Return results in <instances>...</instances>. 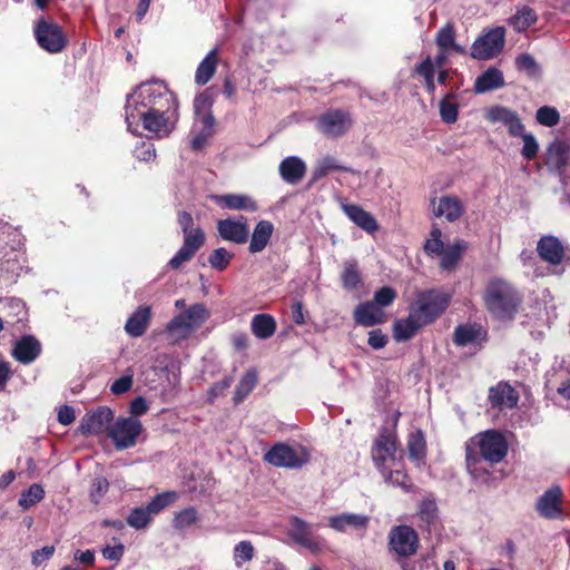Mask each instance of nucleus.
Listing matches in <instances>:
<instances>
[{
	"label": "nucleus",
	"instance_id": "obj_1",
	"mask_svg": "<svg viewBox=\"0 0 570 570\" xmlns=\"http://www.w3.org/2000/svg\"><path fill=\"white\" fill-rule=\"evenodd\" d=\"M499 463V431L487 430L470 438L465 442V465L471 476L489 483L492 469Z\"/></svg>",
	"mask_w": 570,
	"mask_h": 570
},
{
	"label": "nucleus",
	"instance_id": "obj_2",
	"mask_svg": "<svg viewBox=\"0 0 570 570\" xmlns=\"http://www.w3.org/2000/svg\"><path fill=\"white\" fill-rule=\"evenodd\" d=\"M178 106L164 109H125V119L130 132L136 134L139 124L158 138L168 137L178 121Z\"/></svg>",
	"mask_w": 570,
	"mask_h": 570
},
{
	"label": "nucleus",
	"instance_id": "obj_3",
	"mask_svg": "<svg viewBox=\"0 0 570 570\" xmlns=\"http://www.w3.org/2000/svg\"><path fill=\"white\" fill-rule=\"evenodd\" d=\"M178 106L176 96L164 81H147L127 96L125 109H164Z\"/></svg>",
	"mask_w": 570,
	"mask_h": 570
},
{
	"label": "nucleus",
	"instance_id": "obj_4",
	"mask_svg": "<svg viewBox=\"0 0 570 570\" xmlns=\"http://www.w3.org/2000/svg\"><path fill=\"white\" fill-rule=\"evenodd\" d=\"M450 301V294L439 289H429L417 294L410 309L424 325H429L448 308Z\"/></svg>",
	"mask_w": 570,
	"mask_h": 570
},
{
	"label": "nucleus",
	"instance_id": "obj_5",
	"mask_svg": "<svg viewBox=\"0 0 570 570\" xmlns=\"http://www.w3.org/2000/svg\"><path fill=\"white\" fill-rule=\"evenodd\" d=\"M212 106V99L207 91L198 95L194 100V109L197 117L200 118V128L197 124L194 126V136L190 139V146L194 150H200L205 147L208 139L214 134L215 119L208 109Z\"/></svg>",
	"mask_w": 570,
	"mask_h": 570
},
{
	"label": "nucleus",
	"instance_id": "obj_6",
	"mask_svg": "<svg viewBox=\"0 0 570 570\" xmlns=\"http://www.w3.org/2000/svg\"><path fill=\"white\" fill-rule=\"evenodd\" d=\"M547 167L557 173L570 193V146L560 139L553 140L546 150Z\"/></svg>",
	"mask_w": 570,
	"mask_h": 570
},
{
	"label": "nucleus",
	"instance_id": "obj_7",
	"mask_svg": "<svg viewBox=\"0 0 570 570\" xmlns=\"http://www.w3.org/2000/svg\"><path fill=\"white\" fill-rule=\"evenodd\" d=\"M141 431L142 425L137 417H119L109 429L108 436L117 450H126L136 444Z\"/></svg>",
	"mask_w": 570,
	"mask_h": 570
},
{
	"label": "nucleus",
	"instance_id": "obj_8",
	"mask_svg": "<svg viewBox=\"0 0 570 570\" xmlns=\"http://www.w3.org/2000/svg\"><path fill=\"white\" fill-rule=\"evenodd\" d=\"M35 36L38 45L50 53L62 51L67 45V39L60 26L53 22L40 19L35 27Z\"/></svg>",
	"mask_w": 570,
	"mask_h": 570
},
{
	"label": "nucleus",
	"instance_id": "obj_9",
	"mask_svg": "<svg viewBox=\"0 0 570 570\" xmlns=\"http://www.w3.org/2000/svg\"><path fill=\"white\" fill-rule=\"evenodd\" d=\"M389 546L399 557H411L419 548V537L409 525L393 527L389 533Z\"/></svg>",
	"mask_w": 570,
	"mask_h": 570
},
{
	"label": "nucleus",
	"instance_id": "obj_10",
	"mask_svg": "<svg viewBox=\"0 0 570 570\" xmlns=\"http://www.w3.org/2000/svg\"><path fill=\"white\" fill-rule=\"evenodd\" d=\"M287 535L312 553H318L323 549L322 540L313 535V525L298 517L289 519Z\"/></svg>",
	"mask_w": 570,
	"mask_h": 570
},
{
	"label": "nucleus",
	"instance_id": "obj_11",
	"mask_svg": "<svg viewBox=\"0 0 570 570\" xmlns=\"http://www.w3.org/2000/svg\"><path fill=\"white\" fill-rule=\"evenodd\" d=\"M217 232L224 240L245 244L249 236L248 220L243 215L220 219L217 222Z\"/></svg>",
	"mask_w": 570,
	"mask_h": 570
},
{
	"label": "nucleus",
	"instance_id": "obj_12",
	"mask_svg": "<svg viewBox=\"0 0 570 570\" xmlns=\"http://www.w3.org/2000/svg\"><path fill=\"white\" fill-rule=\"evenodd\" d=\"M265 461L277 468L299 469L306 462L292 446L278 443L265 453Z\"/></svg>",
	"mask_w": 570,
	"mask_h": 570
},
{
	"label": "nucleus",
	"instance_id": "obj_13",
	"mask_svg": "<svg viewBox=\"0 0 570 570\" xmlns=\"http://www.w3.org/2000/svg\"><path fill=\"white\" fill-rule=\"evenodd\" d=\"M499 53V27L483 31L472 43L470 57L475 60H488Z\"/></svg>",
	"mask_w": 570,
	"mask_h": 570
},
{
	"label": "nucleus",
	"instance_id": "obj_14",
	"mask_svg": "<svg viewBox=\"0 0 570 570\" xmlns=\"http://www.w3.org/2000/svg\"><path fill=\"white\" fill-rule=\"evenodd\" d=\"M352 122L351 115L347 111L336 109L320 117L318 128L327 136L337 137L345 134L351 128Z\"/></svg>",
	"mask_w": 570,
	"mask_h": 570
},
{
	"label": "nucleus",
	"instance_id": "obj_15",
	"mask_svg": "<svg viewBox=\"0 0 570 570\" xmlns=\"http://www.w3.org/2000/svg\"><path fill=\"white\" fill-rule=\"evenodd\" d=\"M114 412L108 406H99L88 412L81 420L80 430L85 434H100L105 431L109 432Z\"/></svg>",
	"mask_w": 570,
	"mask_h": 570
},
{
	"label": "nucleus",
	"instance_id": "obj_16",
	"mask_svg": "<svg viewBox=\"0 0 570 570\" xmlns=\"http://www.w3.org/2000/svg\"><path fill=\"white\" fill-rule=\"evenodd\" d=\"M396 452V441L392 433L384 431L375 440L372 448V459L375 466L384 472V463L393 460Z\"/></svg>",
	"mask_w": 570,
	"mask_h": 570
},
{
	"label": "nucleus",
	"instance_id": "obj_17",
	"mask_svg": "<svg viewBox=\"0 0 570 570\" xmlns=\"http://www.w3.org/2000/svg\"><path fill=\"white\" fill-rule=\"evenodd\" d=\"M41 353V343L33 335H23L14 342L12 357L21 364L35 362Z\"/></svg>",
	"mask_w": 570,
	"mask_h": 570
},
{
	"label": "nucleus",
	"instance_id": "obj_18",
	"mask_svg": "<svg viewBox=\"0 0 570 570\" xmlns=\"http://www.w3.org/2000/svg\"><path fill=\"white\" fill-rule=\"evenodd\" d=\"M540 258L552 266L561 265L566 261V249L559 238L543 236L537 244Z\"/></svg>",
	"mask_w": 570,
	"mask_h": 570
},
{
	"label": "nucleus",
	"instance_id": "obj_19",
	"mask_svg": "<svg viewBox=\"0 0 570 570\" xmlns=\"http://www.w3.org/2000/svg\"><path fill=\"white\" fill-rule=\"evenodd\" d=\"M562 491L558 485L548 489L537 502V510L540 515L547 519H557L562 514L561 511Z\"/></svg>",
	"mask_w": 570,
	"mask_h": 570
},
{
	"label": "nucleus",
	"instance_id": "obj_20",
	"mask_svg": "<svg viewBox=\"0 0 570 570\" xmlns=\"http://www.w3.org/2000/svg\"><path fill=\"white\" fill-rule=\"evenodd\" d=\"M370 518L358 513H341L328 518V527L337 532H346L348 530H363L368 527Z\"/></svg>",
	"mask_w": 570,
	"mask_h": 570
},
{
	"label": "nucleus",
	"instance_id": "obj_21",
	"mask_svg": "<svg viewBox=\"0 0 570 570\" xmlns=\"http://www.w3.org/2000/svg\"><path fill=\"white\" fill-rule=\"evenodd\" d=\"M485 338L487 331L479 324H460L453 332V343L460 347L481 344Z\"/></svg>",
	"mask_w": 570,
	"mask_h": 570
},
{
	"label": "nucleus",
	"instance_id": "obj_22",
	"mask_svg": "<svg viewBox=\"0 0 570 570\" xmlns=\"http://www.w3.org/2000/svg\"><path fill=\"white\" fill-rule=\"evenodd\" d=\"M218 206L232 210H246L254 213L258 209L257 203L245 194H224L210 197Z\"/></svg>",
	"mask_w": 570,
	"mask_h": 570
},
{
	"label": "nucleus",
	"instance_id": "obj_23",
	"mask_svg": "<svg viewBox=\"0 0 570 570\" xmlns=\"http://www.w3.org/2000/svg\"><path fill=\"white\" fill-rule=\"evenodd\" d=\"M354 321L362 326L371 327L384 323V312L375 303L364 302L358 304L353 313Z\"/></svg>",
	"mask_w": 570,
	"mask_h": 570
},
{
	"label": "nucleus",
	"instance_id": "obj_24",
	"mask_svg": "<svg viewBox=\"0 0 570 570\" xmlns=\"http://www.w3.org/2000/svg\"><path fill=\"white\" fill-rule=\"evenodd\" d=\"M278 170L284 181L295 185L304 177L306 165L299 157L289 156L281 161Z\"/></svg>",
	"mask_w": 570,
	"mask_h": 570
},
{
	"label": "nucleus",
	"instance_id": "obj_25",
	"mask_svg": "<svg viewBox=\"0 0 570 570\" xmlns=\"http://www.w3.org/2000/svg\"><path fill=\"white\" fill-rule=\"evenodd\" d=\"M343 212L345 215L360 228L365 230L366 233H374L377 230L379 225L376 223V219L373 217L372 214L364 210L358 205L354 204H344L342 206Z\"/></svg>",
	"mask_w": 570,
	"mask_h": 570
},
{
	"label": "nucleus",
	"instance_id": "obj_26",
	"mask_svg": "<svg viewBox=\"0 0 570 570\" xmlns=\"http://www.w3.org/2000/svg\"><path fill=\"white\" fill-rule=\"evenodd\" d=\"M150 317V306H139L127 320L125 331L132 337L141 336L149 325Z\"/></svg>",
	"mask_w": 570,
	"mask_h": 570
},
{
	"label": "nucleus",
	"instance_id": "obj_27",
	"mask_svg": "<svg viewBox=\"0 0 570 570\" xmlns=\"http://www.w3.org/2000/svg\"><path fill=\"white\" fill-rule=\"evenodd\" d=\"M463 213V203L455 196H442L434 210L435 216L444 217L450 223L456 222Z\"/></svg>",
	"mask_w": 570,
	"mask_h": 570
},
{
	"label": "nucleus",
	"instance_id": "obj_28",
	"mask_svg": "<svg viewBox=\"0 0 570 570\" xmlns=\"http://www.w3.org/2000/svg\"><path fill=\"white\" fill-rule=\"evenodd\" d=\"M520 303L521 298L518 292L510 285L501 283V322L512 320Z\"/></svg>",
	"mask_w": 570,
	"mask_h": 570
},
{
	"label": "nucleus",
	"instance_id": "obj_29",
	"mask_svg": "<svg viewBox=\"0 0 570 570\" xmlns=\"http://www.w3.org/2000/svg\"><path fill=\"white\" fill-rule=\"evenodd\" d=\"M425 326L417 316L410 309L406 318L399 320L394 323V338L397 342H404L412 338L416 332Z\"/></svg>",
	"mask_w": 570,
	"mask_h": 570
},
{
	"label": "nucleus",
	"instance_id": "obj_30",
	"mask_svg": "<svg viewBox=\"0 0 570 570\" xmlns=\"http://www.w3.org/2000/svg\"><path fill=\"white\" fill-rule=\"evenodd\" d=\"M466 248L468 243L463 239H456L453 244L446 246L440 255V267L443 271H453L461 261Z\"/></svg>",
	"mask_w": 570,
	"mask_h": 570
},
{
	"label": "nucleus",
	"instance_id": "obj_31",
	"mask_svg": "<svg viewBox=\"0 0 570 570\" xmlns=\"http://www.w3.org/2000/svg\"><path fill=\"white\" fill-rule=\"evenodd\" d=\"M274 226L268 220H259L252 234L248 250L253 254L262 252L268 244Z\"/></svg>",
	"mask_w": 570,
	"mask_h": 570
},
{
	"label": "nucleus",
	"instance_id": "obj_32",
	"mask_svg": "<svg viewBox=\"0 0 570 570\" xmlns=\"http://www.w3.org/2000/svg\"><path fill=\"white\" fill-rule=\"evenodd\" d=\"M253 334L259 340L272 337L276 331V322L269 314H256L250 322Z\"/></svg>",
	"mask_w": 570,
	"mask_h": 570
},
{
	"label": "nucleus",
	"instance_id": "obj_33",
	"mask_svg": "<svg viewBox=\"0 0 570 570\" xmlns=\"http://www.w3.org/2000/svg\"><path fill=\"white\" fill-rule=\"evenodd\" d=\"M217 59H218V50L217 48L212 49L207 56L202 60L199 63L196 75H195V81L198 85H206L210 78L214 76L217 67Z\"/></svg>",
	"mask_w": 570,
	"mask_h": 570
},
{
	"label": "nucleus",
	"instance_id": "obj_34",
	"mask_svg": "<svg viewBox=\"0 0 570 570\" xmlns=\"http://www.w3.org/2000/svg\"><path fill=\"white\" fill-rule=\"evenodd\" d=\"M0 305L4 311L7 323H20L24 321L27 311L22 299L17 297H6L0 301Z\"/></svg>",
	"mask_w": 570,
	"mask_h": 570
},
{
	"label": "nucleus",
	"instance_id": "obj_35",
	"mask_svg": "<svg viewBox=\"0 0 570 570\" xmlns=\"http://www.w3.org/2000/svg\"><path fill=\"white\" fill-rule=\"evenodd\" d=\"M168 335L176 342L187 338L195 330L180 315H176L166 326Z\"/></svg>",
	"mask_w": 570,
	"mask_h": 570
},
{
	"label": "nucleus",
	"instance_id": "obj_36",
	"mask_svg": "<svg viewBox=\"0 0 570 570\" xmlns=\"http://www.w3.org/2000/svg\"><path fill=\"white\" fill-rule=\"evenodd\" d=\"M499 87V69L495 67L489 68L480 75L474 82V91L476 94H485Z\"/></svg>",
	"mask_w": 570,
	"mask_h": 570
},
{
	"label": "nucleus",
	"instance_id": "obj_37",
	"mask_svg": "<svg viewBox=\"0 0 570 570\" xmlns=\"http://www.w3.org/2000/svg\"><path fill=\"white\" fill-rule=\"evenodd\" d=\"M180 315L193 326L194 330L200 327L210 316L208 308L203 303L190 305Z\"/></svg>",
	"mask_w": 570,
	"mask_h": 570
},
{
	"label": "nucleus",
	"instance_id": "obj_38",
	"mask_svg": "<svg viewBox=\"0 0 570 570\" xmlns=\"http://www.w3.org/2000/svg\"><path fill=\"white\" fill-rule=\"evenodd\" d=\"M341 279L343 287L347 291H352L357 287L361 283V274L356 261L348 259L344 263Z\"/></svg>",
	"mask_w": 570,
	"mask_h": 570
},
{
	"label": "nucleus",
	"instance_id": "obj_39",
	"mask_svg": "<svg viewBox=\"0 0 570 570\" xmlns=\"http://www.w3.org/2000/svg\"><path fill=\"white\" fill-rule=\"evenodd\" d=\"M257 384V373L254 370L247 371L239 383L237 384L234 393L235 404L240 403L249 393L254 390Z\"/></svg>",
	"mask_w": 570,
	"mask_h": 570
},
{
	"label": "nucleus",
	"instance_id": "obj_40",
	"mask_svg": "<svg viewBox=\"0 0 570 570\" xmlns=\"http://www.w3.org/2000/svg\"><path fill=\"white\" fill-rule=\"evenodd\" d=\"M45 497L43 488L38 484H31L26 491H23L18 500V504L23 509L28 510L38 502H40Z\"/></svg>",
	"mask_w": 570,
	"mask_h": 570
},
{
	"label": "nucleus",
	"instance_id": "obj_41",
	"mask_svg": "<svg viewBox=\"0 0 570 570\" xmlns=\"http://www.w3.org/2000/svg\"><path fill=\"white\" fill-rule=\"evenodd\" d=\"M407 450L410 458L417 464L423 460L425 456V440L421 431L410 434Z\"/></svg>",
	"mask_w": 570,
	"mask_h": 570
},
{
	"label": "nucleus",
	"instance_id": "obj_42",
	"mask_svg": "<svg viewBox=\"0 0 570 570\" xmlns=\"http://www.w3.org/2000/svg\"><path fill=\"white\" fill-rule=\"evenodd\" d=\"M537 20L535 12L530 8H522L513 17L510 18L509 23L515 31H523L528 29Z\"/></svg>",
	"mask_w": 570,
	"mask_h": 570
},
{
	"label": "nucleus",
	"instance_id": "obj_43",
	"mask_svg": "<svg viewBox=\"0 0 570 570\" xmlns=\"http://www.w3.org/2000/svg\"><path fill=\"white\" fill-rule=\"evenodd\" d=\"M153 515L147 505L137 507L128 514L127 523L136 530L145 529L151 521Z\"/></svg>",
	"mask_w": 570,
	"mask_h": 570
},
{
	"label": "nucleus",
	"instance_id": "obj_44",
	"mask_svg": "<svg viewBox=\"0 0 570 570\" xmlns=\"http://www.w3.org/2000/svg\"><path fill=\"white\" fill-rule=\"evenodd\" d=\"M254 556V546L248 540H243L234 547L233 560L237 568H242L244 563L253 560Z\"/></svg>",
	"mask_w": 570,
	"mask_h": 570
},
{
	"label": "nucleus",
	"instance_id": "obj_45",
	"mask_svg": "<svg viewBox=\"0 0 570 570\" xmlns=\"http://www.w3.org/2000/svg\"><path fill=\"white\" fill-rule=\"evenodd\" d=\"M415 72L424 78L425 88L430 94H434L435 91V81L433 70L432 58L426 57L421 63L415 66Z\"/></svg>",
	"mask_w": 570,
	"mask_h": 570
},
{
	"label": "nucleus",
	"instance_id": "obj_46",
	"mask_svg": "<svg viewBox=\"0 0 570 570\" xmlns=\"http://www.w3.org/2000/svg\"><path fill=\"white\" fill-rule=\"evenodd\" d=\"M177 499L178 493L176 491H166L154 497L147 507L153 514H157L165 508L173 504Z\"/></svg>",
	"mask_w": 570,
	"mask_h": 570
},
{
	"label": "nucleus",
	"instance_id": "obj_47",
	"mask_svg": "<svg viewBox=\"0 0 570 570\" xmlns=\"http://www.w3.org/2000/svg\"><path fill=\"white\" fill-rule=\"evenodd\" d=\"M515 66L519 71L528 77L537 78L540 76V67L534 58L528 53H522L515 58Z\"/></svg>",
	"mask_w": 570,
	"mask_h": 570
},
{
	"label": "nucleus",
	"instance_id": "obj_48",
	"mask_svg": "<svg viewBox=\"0 0 570 570\" xmlns=\"http://www.w3.org/2000/svg\"><path fill=\"white\" fill-rule=\"evenodd\" d=\"M198 520L197 510L193 507L186 508L179 512L175 513V518L173 521L174 528L178 530H185L193 524H195Z\"/></svg>",
	"mask_w": 570,
	"mask_h": 570
},
{
	"label": "nucleus",
	"instance_id": "obj_49",
	"mask_svg": "<svg viewBox=\"0 0 570 570\" xmlns=\"http://www.w3.org/2000/svg\"><path fill=\"white\" fill-rule=\"evenodd\" d=\"M501 122H503L512 136L524 135V126L520 118L511 110L501 108Z\"/></svg>",
	"mask_w": 570,
	"mask_h": 570
},
{
	"label": "nucleus",
	"instance_id": "obj_50",
	"mask_svg": "<svg viewBox=\"0 0 570 570\" xmlns=\"http://www.w3.org/2000/svg\"><path fill=\"white\" fill-rule=\"evenodd\" d=\"M234 254L226 250L224 247L216 248L208 257V263L212 268L216 271H224L233 259Z\"/></svg>",
	"mask_w": 570,
	"mask_h": 570
},
{
	"label": "nucleus",
	"instance_id": "obj_51",
	"mask_svg": "<svg viewBox=\"0 0 570 570\" xmlns=\"http://www.w3.org/2000/svg\"><path fill=\"white\" fill-rule=\"evenodd\" d=\"M537 121L546 127H553L560 120V114L554 107L543 106L535 112Z\"/></svg>",
	"mask_w": 570,
	"mask_h": 570
},
{
	"label": "nucleus",
	"instance_id": "obj_52",
	"mask_svg": "<svg viewBox=\"0 0 570 570\" xmlns=\"http://www.w3.org/2000/svg\"><path fill=\"white\" fill-rule=\"evenodd\" d=\"M417 514L420 519L429 524H432L438 519V507L433 499H424L419 504Z\"/></svg>",
	"mask_w": 570,
	"mask_h": 570
},
{
	"label": "nucleus",
	"instance_id": "obj_53",
	"mask_svg": "<svg viewBox=\"0 0 570 570\" xmlns=\"http://www.w3.org/2000/svg\"><path fill=\"white\" fill-rule=\"evenodd\" d=\"M332 170H344L347 171L348 168L340 166L335 158L327 156L321 159L314 169V179H320L326 176Z\"/></svg>",
	"mask_w": 570,
	"mask_h": 570
},
{
	"label": "nucleus",
	"instance_id": "obj_54",
	"mask_svg": "<svg viewBox=\"0 0 570 570\" xmlns=\"http://www.w3.org/2000/svg\"><path fill=\"white\" fill-rule=\"evenodd\" d=\"M184 246L196 253L205 243V234L202 228L197 227L185 232Z\"/></svg>",
	"mask_w": 570,
	"mask_h": 570
},
{
	"label": "nucleus",
	"instance_id": "obj_55",
	"mask_svg": "<svg viewBox=\"0 0 570 570\" xmlns=\"http://www.w3.org/2000/svg\"><path fill=\"white\" fill-rule=\"evenodd\" d=\"M484 302L488 309L497 315L499 313V282L492 281L485 289Z\"/></svg>",
	"mask_w": 570,
	"mask_h": 570
},
{
	"label": "nucleus",
	"instance_id": "obj_56",
	"mask_svg": "<svg viewBox=\"0 0 570 570\" xmlns=\"http://www.w3.org/2000/svg\"><path fill=\"white\" fill-rule=\"evenodd\" d=\"M109 489V482L104 476L94 478L90 487V499L94 503H98L100 499L107 493Z\"/></svg>",
	"mask_w": 570,
	"mask_h": 570
},
{
	"label": "nucleus",
	"instance_id": "obj_57",
	"mask_svg": "<svg viewBox=\"0 0 570 570\" xmlns=\"http://www.w3.org/2000/svg\"><path fill=\"white\" fill-rule=\"evenodd\" d=\"M455 32L452 24L448 23L436 33L435 42L440 49H450L455 41Z\"/></svg>",
	"mask_w": 570,
	"mask_h": 570
},
{
	"label": "nucleus",
	"instance_id": "obj_58",
	"mask_svg": "<svg viewBox=\"0 0 570 570\" xmlns=\"http://www.w3.org/2000/svg\"><path fill=\"white\" fill-rule=\"evenodd\" d=\"M395 298V291L390 286H384L375 292L374 299L372 302L381 308L391 305Z\"/></svg>",
	"mask_w": 570,
	"mask_h": 570
},
{
	"label": "nucleus",
	"instance_id": "obj_59",
	"mask_svg": "<svg viewBox=\"0 0 570 570\" xmlns=\"http://www.w3.org/2000/svg\"><path fill=\"white\" fill-rule=\"evenodd\" d=\"M440 115L444 122L453 124L458 119V105L444 98L440 102Z\"/></svg>",
	"mask_w": 570,
	"mask_h": 570
},
{
	"label": "nucleus",
	"instance_id": "obj_60",
	"mask_svg": "<svg viewBox=\"0 0 570 570\" xmlns=\"http://www.w3.org/2000/svg\"><path fill=\"white\" fill-rule=\"evenodd\" d=\"M523 139V147L521 150V155L528 159H533L539 150V144L535 139V137L532 134H524L521 136Z\"/></svg>",
	"mask_w": 570,
	"mask_h": 570
},
{
	"label": "nucleus",
	"instance_id": "obj_61",
	"mask_svg": "<svg viewBox=\"0 0 570 570\" xmlns=\"http://www.w3.org/2000/svg\"><path fill=\"white\" fill-rule=\"evenodd\" d=\"M135 157L140 161H151L156 158V148L149 141H142L135 148Z\"/></svg>",
	"mask_w": 570,
	"mask_h": 570
},
{
	"label": "nucleus",
	"instance_id": "obj_62",
	"mask_svg": "<svg viewBox=\"0 0 570 570\" xmlns=\"http://www.w3.org/2000/svg\"><path fill=\"white\" fill-rule=\"evenodd\" d=\"M387 483H391L396 487H401L405 490L410 488L409 478L400 470L395 471H386L384 468V472H381Z\"/></svg>",
	"mask_w": 570,
	"mask_h": 570
},
{
	"label": "nucleus",
	"instance_id": "obj_63",
	"mask_svg": "<svg viewBox=\"0 0 570 570\" xmlns=\"http://www.w3.org/2000/svg\"><path fill=\"white\" fill-rule=\"evenodd\" d=\"M519 401V393L510 384L501 383V405L508 407L517 406Z\"/></svg>",
	"mask_w": 570,
	"mask_h": 570
},
{
	"label": "nucleus",
	"instance_id": "obj_64",
	"mask_svg": "<svg viewBox=\"0 0 570 570\" xmlns=\"http://www.w3.org/2000/svg\"><path fill=\"white\" fill-rule=\"evenodd\" d=\"M196 253L185 247L184 245L168 262V266L173 269H178L184 263L190 261Z\"/></svg>",
	"mask_w": 570,
	"mask_h": 570
}]
</instances>
